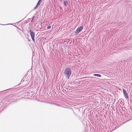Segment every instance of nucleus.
<instances>
[{
    "instance_id": "nucleus-13",
    "label": "nucleus",
    "mask_w": 132,
    "mask_h": 132,
    "mask_svg": "<svg viewBox=\"0 0 132 132\" xmlns=\"http://www.w3.org/2000/svg\"><path fill=\"white\" fill-rule=\"evenodd\" d=\"M33 20H32H32H31V22H33Z\"/></svg>"
},
{
    "instance_id": "nucleus-7",
    "label": "nucleus",
    "mask_w": 132,
    "mask_h": 132,
    "mask_svg": "<svg viewBox=\"0 0 132 132\" xmlns=\"http://www.w3.org/2000/svg\"><path fill=\"white\" fill-rule=\"evenodd\" d=\"M41 0H39L38 1L37 3V5H40V3H41Z\"/></svg>"
},
{
    "instance_id": "nucleus-5",
    "label": "nucleus",
    "mask_w": 132,
    "mask_h": 132,
    "mask_svg": "<svg viewBox=\"0 0 132 132\" xmlns=\"http://www.w3.org/2000/svg\"><path fill=\"white\" fill-rule=\"evenodd\" d=\"M124 96L125 97V98H126V99H127L128 98V95L127 94L124 95Z\"/></svg>"
},
{
    "instance_id": "nucleus-9",
    "label": "nucleus",
    "mask_w": 132,
    "mask_h": 132,
    "mask_svg": "<svg viewBox=\"0 0 132 132\" xmlns=\"http://www.w3.org/2000/svg\"><path fill=\"white\" fill-rule=\"evenodd\" d=\"M51 27L50 26H49L47 27V29H50L51 28Z\"/></svg>"
},
{
    "instance_id": "nucleus-4",
    "label": "nucleus",
    "mask_w": 132,
    "mask_h": 132,
    "mask_svg": "<svg viewBox=\"0 0 132 132\" xmlns=\"http://www.w3.org/2000/svg\"><path fill=\"white\" fill-rule=\"evenodd\" d=\"M93 75L94 76H96L98 77H101V75L99 74H95Z\"/></svg>"
},
{
    "instance_id": "nucleus-10",
    "label": "nucleus",
    "mask_w": 132,
    "mask_h": 132,
    "mask_svg": "<svg viewBox=\"0 0 132 132\" xmlns=\"http://www.w3.org/2000/svg\"><path fill=\"white\" fill-rule=\"evenodd\" d=\"M34 37H32L31 38L32 40L34 42H35Z\"/></svg>"
},
{
    "instance_id": "nucleus-12",
    "label": "nucleus",
    "mask_w": 132,
    "mask_h": 132,
    "mask_svg": "<svg viewBox=\"0 0 132 132\" xmlns=\"http://www.w3.org/2000/svg\"><path fill=\"white\" fill-rule=\"evenodd\" d=\"M35 18V16H34L32 18V20H33Z\"/></svg>"
},
{
    "instance_id": "nucleus-3",
    "label": "nucleus",
    "mask_w": 132,
    "mask_h": 132,
    "mask_svg": "<svg viewBox=\"0 0 132 132\" xmlns=\"http://www.w3.org/2000/svg\"><path fill=\"white\" fill-rule=\"evenodd\" d=\"M29 31H30V36L31 37H35V32H33V31L30 30Z\"/></svg>"
},
{
    "instance_id": "nucleus-2",
    "label": "nucleus",
    "mask_w": 132,
    "mask_h": 132,
    "mask_svg": "<svg viewBox=\"0 0 132 132\" xmlns=\"http://www.w3.org/2000/svg\"><path fill=\"white\" fill-rule=\"evenodd\" d=\"M83 29V27L82 26H80L76 30L75 32V35H77Z\"/></svg>"
},
{
    "instance_id": "nucleus-11",
    "label": "nucleus",
    "mask_w": 132,
    "mask_h": 132,
    "mask_svg": "<svg viewBox=\"0 0 132 132\" xmlns=\"http://www.w3.org/2000/svg\"><path fill=\"white\" fill-rule=\"evenodd\" d=\"M38 6V5H37V4L36 6L35 7H34V10H35V9H36L37 8V6Z\"/></svg>"
},
{
    "instance_id": "nucleus-1",
    "label": "nucleus",
    "mask_w": 132,
    "mask_h": 132,
    "mask_svg": "<svg viewBox=\"0 0 132 132\" xmlns=\"http://www.w3.org/2000/svg\"><path fill=\"white\" fill-rule=\"evenodd\" d=\"M64 73V75L66 78L68 79L71 73V69L69 68H66L65 69Z\"/></svg>"
},
{
    "instance_id": "nucleus-14",
    "label": "nucleus",
    "mask_w": 132,
    "mask_h": 132,
    "mask_svg": "<svg viewBox=\"0 0 132 132\" xmlns=\"http://www.w3.org/2000/svg\"><path fill=\"white\" fill-rule=\"evenodd\" d=\"M90 77V78H93V77Z\"/></svg>"
},
{
    "instance_id": "nucleus-8",
    "label": "nucleus",
    "mask_w": 132,
    "mask_h": 132,
    "mask_svg": "<svg viewBox=\"0 0 132 132\" xmlns=\"http://www.w3.org/2000/svg\"><path fill=\"white\" fill-rule=\"evenodd\" d=\"M123 91L124 95L127 94L125 90L124 89H123Z\"/></svg>"
},
{
    "instance_id": "nucleus-6",
    "label": "nucleus",
    "mask_w": 132,
    "mask_h": 132,
    "mask_svg": "<svg viewBox=\"0 0 132 132\" xmlns=\"http://www.w3.org/2000/svg\"><path fill=\"white\" fill-rule=\"evenodd\" d=\"M64 4L66 6H67V4H68V2L67 1H64L63 2Z\"/></svg>"
}]
</instances>
